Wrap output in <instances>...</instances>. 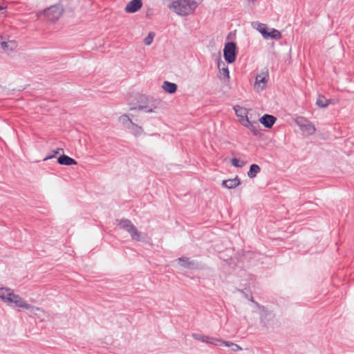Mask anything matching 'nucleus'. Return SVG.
Listing matches in <instances>:
<instances>
[{
	"mask_svg": "<svg viewBox=\"0 0 354 354\" xmlns=\"http://www.w3.org/2000/svg\"><path fill=\"white\" fill-rule=\"evenodd\" d=\"M257 30L265 37L266 35H267L268 30L267 27L265 24L257 22Z\"/></svg>",
	"mask_w": 354,
	"mask_h": 354,
	"instance_id": "obj_25",
	"label": "nucleus"
},
{
	"mask_svg": "<svg viewBox=\"0 0 354 354\" xmlns=\"http://www.w3.org/2000/svg\"><path fill=\"white\" fill-rule=\"evenodd\" d=\"M160 103V102L157 100H153L151 101L147 100V103L146 104H139L138 106V109L140 111H144L147 113L155 112L156 109H158Z\"/></svg>",
	"mask_w": 354,
	"mask_h": 354,
	"instance_id": "obj_8",
	"label": "nucleus"
},
{
	"mask_svg": "<svg viewBox=\"0 0 354 354\" xmlns=\"http://www.w3.org/2000/svg\"><path fill=\"white\" fill-rule=\"evenodd\" d=\"M1 46L5 51L8 52L14 50L17 45L15 41L10 40L8 41H1Z\"/></svg>",
	"mask_w": 354,
	"mask_h": 354,
	"instance_id": "obj_16",
	"label": "nucleus"
},
{
	"mask_svg": "<svg viewBox=\"0 0 354 354\" xmlns=\"http://www.w3.org/2000/svg\"><path fill=\"white\" fill-rule=\"evenodd\" d=\"M14 290L9 288H0V299L7 305L14 295Z\"/></svg>",
	"mask_w": 354,
	"mask_h": 354,
	"instance_id": "obj_9",
	"label": "nucleus"
},
{
	"mask_svg": "<svg viewBox=\"0 0 354 354\" xmlns=\"http://www.w3.org/2000/svg\"><path fill=\"white\" fill-rule=\"evenodd\" d=\"M8 306L19 309L30 310L35 315H37V312L41 311L40 308L28 304L24 298L17 294H14Z\"/></svg>",
	"mask_w": 354,
	"mask_h": 354,
	"instance_id": "obj_3",
	"label": "nucleus"
},
{
	"mask_svg": "<svg viewBox=\"0 0 354 354\" xmlns=\"http://www.w3.org/2000/svg\"><path fill=\"white\" fill-rule=\"evenodd\" d=\"M57 162L62 165H77V162L73 158L66 156V155H62L57 158Z\"/></svg>",
	"mask_w": 354,
	"mask_h": 354,
	"instance_id": "obj_14",
	"label": "nucleus"
},
{
	"mask_svg": "<svg viewBox=\"0 0 354 354\" xmlns=\"http://www.w3.org/2000/svg\"><path fill=\"white\" fill-rule=\"evenodd\" d=\"M118 225L120 229L127 231L131 235L133 240L139 241L141 240V234L138 232L136 227L129 219L122 218L117 220Z\"/></svg>",
	"mask_w": 354,
	"mask_h": 354,
	"instance_id": "obj_4",
	"label": "nucleus"
},
{
	"mask_svg": "<svg viewBox=\"0 0 354 354\" xmlns=\"http://www.w3.org/2000/svg\"><path fill=\"white\" fill-rule=\"evenodd\" d=\"M162 88L168 93H174L177 90V85L175 83L165 81L163 82Z\"/></svg>",
	"mask_w": 354,
	"mask_h": 354,
	"instance_id": "obj_17",
	"label": "nucleus"
},
{
	"mask_svg": "<svg viewBox=\"0 0 354 354\" xmlns=\"http://www.w3.org/2000/svg\"><path fill=\"white\" fill-rule=\"evenodd\" d=\"M64 11V6L60 3H57L50 6L41 11L37 12L36 16L37 19H41L43 17L44 19L53 23L61 17Z\"/></svg>",
	"mask_w": 354,
	"mask_h": 354,
	"instance_id": "obj_2",
	"label": "nucleus"
},
{
	"mask_svg": "<svg viewBox=\"0 0 354 354\" xmlns=\"http://www.w3.org/2000/svg\"><path fill=\"white\" fill-rule=\"evenodd\" d=\"M261 309L262 310V311H266V308L264 306H261Z\"/></svg>",
	"mask_w": 354,
	"mask_h": 354,
	"instance_id": "obj_32",
	"label": "nucleus"
},
{
	"mask_svg": "<svg viewBox=\"0 0 354 354\" xmlns=\"http://www.w3.org/2000/svg\"><path fill=\"white\" fill-rule=\"evenodd\" d=\"M198 6L197 0H172L169 8L178 15L187 16L192 14Z\"/></svg>",
	"mask_w": 354,
	"mask_h": 354,
	"instance_id": "obj_1",
	"label": "nucleus"
},
{
	"mask_svg": "<svg viewBox=\"0 0 354 354\" xmlns=\"http://www.w3.org/2000/svg\"><path fill=\"white\" fill-rule=\"evenodd\" d=\"M235 113L236 115L241 118H245L246 115V109L241 108L240 106H238V108H234Z\"/></svg>",
	"mask_w": 354,
	"mask_h": 354,
	"instance_id": "obj_28",
	"label": "nucleus"
},
{
	"mask_svg": "<svg viewBox=\"0 0 354 354\" xmlns=\"http://www.w3.org/2000/svg\"><path fill=\"white\" fill-rule=\"evenodd\" d=\"M133 135L138 136H140L142 132V129L141 127L135 124L132 122L131 125L127 128Z\"/></svg>",
	"mask_w": 354,
	"mask_h": 354,
	"instance_id": "obj_20",
	"label": "nucleus"
},
{
	"mask_svg": "<svg viewBox=\"0 0 354 354\" xmlns=\"http://www.w3.org/2000/svg\"><path fill=\"white\" fill-rule=\"evenodd\" d=\"M259 125L258 122L253 121L251 124H249V127H248L254 136H258L259 134Z\"/></svg>",
	"mask_w": 354,
	"mask_h": 354,
	"instance_id": "obj_26",
	"label": "nucleus"
},
{
	"mask_svg": "<svg viewBox=\"0 0 354 354\" xmlns=\"http://www.w3.org/2000/svg\"><path fill=\"white\" fill-rule=\"evenodd\" d=\"M240 185V180L238 177L232 179H228L222 182V185L227 189H233Z\"/></svg>",
	"mask_w": 354,
	"mask_h": 354,
	"instance_id": "obj_15",
	"label": "nucleus"
},
{
	"mask_svg": "<svg viewBox=\"0 0 354 354\" xmlns=\"http://www.w3.org/2000/svg\"><path fill=\"white\" fill-rule=\"evenodd\" d=\"M119 122L122 123L126 128H129V127L132 123V120L129 118L128 115L124 114L119 118Z\"/></svg>",
	"mask_w": 354,
	"mask_h": 354,
	"instance_id": "obj_22",
	"label": "nucleus"
},
{
	"mask_svg": "<svg viewBox=\"0 0 354 354\" xmlns=\"http://www.w3.org/2000/svg\"><path fill=\"white\" fill-rule=\"evenodd\" d=\"M295 123L299 127L300 129L306 132L308 135L313 134L316 129L312 122L306 120L304 118H298L295 120Z\"/></svg>",
	"mask_w": 354,
	"mask_h": 354,
	"instance_id": "obj_7",
	"label": "nucleus"
},
{
	"mask_svg": "<svg viewBox=\"0 0 354 354\" xmlns=\"http://www.w3.org/2000/svg\"><path fill=\"white\" fill-rule=\"evenodd\" d=\"M231 162L232 165L236 167H242L245 165L243 161H239V160L236 158H232Z\"/></svg>",
	"mask_w": 354,
	"mask_h": 354,
	"instance_id": "obj_30",
	"label": "nucleus"
},
{
	"mask_svg": "<svg viewBox=\"0 0 354 354\" xmlns=\"http://www.w3.org/2000/svg\"><path fill=\"white\" fill-rule=\"evenodd\" d=\"M178 261L182 267L185 268L194 269L198 267L197 263L195 261L190 260L187 257H180L178 259Z\"/></svg>",
	"mask_w": 354,
	"mask_h": 354,
	"instance_id": "obj_13",
	"label": "nucleus"
},
{
	"mask_svg": "<svg viewBox=\"0 0 354 354\" xmlns=\"http://www.w3.org/2000/svg\"><path fill=\"white\" fill-rule=\"evenodd\" d=\"M268 80V69L263 70L260 74H258L255 78L254 88L257 91H260L266 88Z\"/></svg>",
	"mask_w": 354,
	"mask_h": 354,
	"instance_id": "obj_6",
	"label": "nucleus"
},
{
	"mask_svg": "<svg viewBox=\"0 0 354 354\" xmlns=\"http://www.w3.org/2000/svg\"><path fill=\"white\" fill-rule=\"evenodd\" d=\"M261 171V168L258 165L252 164L250 167V170L248 172V176L250 178H253L256 177L257 174L259 173Z\"/></svg>",
	"mask_w": 354,
	"mask_h": 354,
	"instance_id": "obj_19",
	"label": "nucleus"
},
{
	"mask_svg": "<svg viewBox=\"0 0 354 354\" xmlns=\"http://www.w3.org/2000/svg\"><path fill=\"white\" fill-rule=\"evenodd\" d=\"M192 337L194 339L201 341L203 342H206L207 344H214L216 346L219 345L218 342L216 340V338L210 337L209 336H205L199 333H193Z\"/></svg>",
	"mask_w": 354,
	"mask_h": 354,
	"instance_id": "obj_11",
	"label": "nucleus"
},
{
	"mask_svg": "<svg viewBox=\"0 0 354 354\" xmlns=\"http://www.w3.org/2000/svg\"><path fill=\"white\" fill-rule=\"evenodd\" d=\"M316 104L321 108H325L329 104V100L322 95H319L317 100Z\"/></svg>",
	"mask_w": 354,
	"mask_h": 354,
	"instance_id": "obj_23",
	"label": "nucleus"
},
{
	"mask_svg": "<svg viewBox=\"0 0 354 354\" xmlns=\"http://www.w3.org/2000/svg\"><path fill=\"white\" fill-rule=\"evenodd\" d=\"M277 118L271 115L265 114L260 118V122L266 128H271L275 123Z\"/></svg>",
	"mask_w": 354,
	"mask_h": 354,
	"instance_id": "obj_12",
	"label": "nucleus"
},
{
	"mask_svg": "<svg viewBox=\"0 0 354 354\" xmlns=\"http://www.w3.org/2000/svg\"><path fill=\"white\" fill-rule=\"evenodd\" d=\"M140 99H142V98H145V96H142V95H140Z\"/></svg>",
	"mask_w": 354,
	"mask_h": 354,
	"instance_id": "obj_34",
	"label": "nucleus"
},
{
	"mask_svg": "<svg viewBox=\"0 0 354 354\" xmlns=\"http://www.w3.org/2000/svg\"><path fill=\"white\" fill-rule=\"evenodd\" d=\"M142 0H131L125 6V11L128 13H134L141 8Z\"/></svg>",
	"mask_w": 354,
	"mask_h": 354,
	"instance_id": "obj_10",
	"label": "nucleus"
},
{
	"mask_svg": "<svg viewBox=\"0 0 354 354\" xmlns=\"http://www.w3.org/2000/svg\"><path fill=\"white\" fill-rule=\"evenodd\" d=\"M155 34L153 32H149L148 35L145 38L144 43L147 46H149L152 44Z\"/></svg>",
	"mask_w": 354,
	"mask_h": 354,
	"instance_id": "obj_29",
	"label": "nucleus"
},
{
	"mask_svg": "<svg viewBox=\"0 0 354 354\" xmlns=\"http://www.w3.org/2000/svg\"><path fill=\"white\" fill-rule=\"evenodd\" d=\"M223 67H221V64L218 62V67L219 68L220 73H221L225 77L230 78V72L228 68L225 66V63H223Z\"/></svg>",
	"mask_w": 354,
	"mask_h": 354,
	"instance_id": "obj_27",
	"label": "nucleus"
},
{
	"mask_svg": "<svg viewBox=\"0 0 354 354\" xmlns=\"http://www.w3.org/2000/svg\"><path fill=\"white\" fill-rule=\"evenodd\" d=\"M4 9H5V8H4V7H3V6H0V11H1V10H4Z\"/></svg>",
	"mask_w": 354,
	"mask_h": 354,
	"instance_id": "obj_33",
	"label": "nucleus"
},
{
	"mask_svg": "<svg viewBox=\"0 0 354 354\" xmlns=\"http://www.w3.org/2000/svg\"><path fill=\"white\" fill-rule=\"evenodd\" d=\"M240 122L244 127L247 128L249 127V124H251L252 123V121L249 120L248 116H245V118L240 119Z\"/></svg>",
	"mask_w": 354,
	"mask_h": 354,
	"instance_id": "obj_31",
	"label": "nucleus"
},
{
	"mask_svg": "<svg viewBox=\"0 0 354 354\" xmlns=\"http://www.w3.org/2000/svg\"><path fill=\"white\" fill-rule=\"evenodd\" d=\"M236 46L234 42H227L223 49V56L225 61L232 64L235 62L236 57Z\"/></svg>",
	"mask_w": 354,
	"mask_h": 354,
	"instance_id": "obj_5",
	"label": "nucleus"
},
{
	"mask_svg": "<svg viewBox=\"0 0 354 354\" xmlns=\"http://www.w3.org/2000/svg\"><path fill=\"white\" fill-rule=\"evenodd\" d=\"M216 340L218 342V344H219L218 346L225 345L228 347L232 346V351H238L242 350V348L241 346L232 342L223 341L221 339Z\"/></svg>",
	"mask_w": 354,
	"mask_h": 354,
	"instance_id": "obj_18",
	"label": "nucleus"
},
{
	"mask_svg": "<svg viewBox=\"0 0 354 354\" xmlns=\"http://www.w3.org/2000/svg\"><path fill=\"white\" fill-rule=\"evenodd\" d=\"M281 37V32L279 30H277L274 28H272V29H271L270 32H267V35H266L264 38L265 39L271 38V39H279Z\"/></svg>",
	"mask_w": 354,
	"mask_h": 354,
	"instance_id": "obj_21",
	"label": "nucleus"
},
{
	"mask_svg": "<svg viewBox=\"0 0 354 354\" xmlns=\"http://www.w3.org/2000/svg\"><path fill=\"white\" fill-rule=\"evenodd\" d=\"M63 152L64 150L62 148H57L56 150H53L48 156H46L43 160L46 161L47 160L52 159L53 158H55L57 154H59L60 152Z\"/></svg>",
	"mask_w": 354,
	"mask_h": 354,
	"instance_id": "obj_24",
	"label": "nucleus"
}]
</instances>
